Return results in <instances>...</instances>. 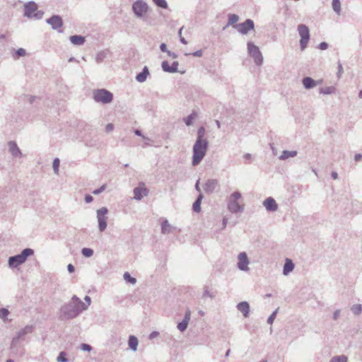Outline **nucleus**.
Returning a JSON list of instances; mask_svg holds the SVG:
<instances>
[{
	"instance_id": "1",
	"label": "nucleus",
	"mask_w": 362,
	"mask_h": 362,
	"mask_svg": "<svg viewBox=\"0 0 362 362\" xmlns=\"http://www.w3.org/2000/svg\"><path fill=\"white\" fill-rule=\"evenodd\" d=\"M86 310H87V305H85L79 298L74 295L68 303L62 306L60 318L66 320H71L76 318Z\"/></svg>"
},
{
	"instance_id": "2",
	"label": "nucleus",
	"mask_w": 362,
	"mask_h": 362,
	"mask_svg": "<svg viewBox=\"0 0 362 362\" xmlns=\"http://www.w3.org/2000/svg\"><path fill=\"white\" fill-rule=\"evenodd\" d=\"M34 254V250L31 248H25L16 255L11 256L8 259V264L10 268H17L23 264L27 260L28 257Z\"/></svg>"
},
{
	"instance_id": "3",
	"label": "nucleus",
	"mask_w": 362,
	"mask_h": 362,
	"mask_svg": "<svg viewBox=\"0 0 362 362\" xmlns=\"http://www.w3.org/2000/svg\"><path fill=\"white\" fill-rule=\"evenodd\" d=\"M132 10L136 18L144 21L147 16L149 6L144 0H136L132 4Z\"/></svg>"
},
{
	"instance_id": "4",
	"label": "nucleus",
	"mask_w": 362,
	"mask_h": 362,
	"mask_svg": "<svg viewBox=\"0 0 362 362\" xmlns=\"http://www.w3.org/2000/svg\"><path fill=\"white\" fill-rule=\"evenodd\" d=\"M241 198V194L239 192L232 193L228 199L227 206L229 211L233 214L243 212L244 210L243 205L238 202V199Z\"/></svg>"
},
{
	"instance_id": "5",
	"label": "nucleus",
	"mask_w": 362,
	"mask_h": 362,
	"mask_svg": "<svg viewBox=\"0 0 362 362\" xmlns=\"http://www.w3.org/2000/svg\"><path fill=\"white\" fill-rule=\"evenodd\" d=\"M93 98L96 103L109 104L113 100V94L104 88L96 89L93 92Z\"/></svg>"
},
{
	"instance_id": "6",
	"label": "nucleus",
	"mask_w": 362,
	"mask_h": 362,
	"mask_svg": "<svg viewBox=\"0 0 362 362\" xmlns=\"http://www.w3.org/2000/svg\"><path fill=\"white\" fill-rule=\"evenodd\" d=\"M44 13L38 11L37 5L34 1H30L24 4V16L28 18L40 20Z\"/></svg>"
},
{
	"instance_id": "7",
	"label": "nucleus",
	"mask_w": 362,
	"mask_h": 362,
	"mask_svg": "<svg viewBox=\"0 0 362 362\" xmlns=\"http://www.w3.org/2000/svg\"><path fill=\"white\" fill-rule=\"evenodd\" d=\"M248 54L253 59L257 66H261L263 64L264 58L259 48L255 45L252 41H249L247 44Z\"/></svg>"
},
{
	"instance_id": "8",
	"label": "nucleus",
	"mask_w": 362,
	"mask_h": 362,
	"mask_svg": "<svg viewBox=\"0 0 362 362\" xmlns=\"http://www.w3.org/2000/svg\"><path fill=\"white\" fill-rule=\"evenodd\" d=\"M298 33L300 37L299 43L301 51L305 50L307 47L310 40V30L307 25L305 24H300L298 25Z\"/></svg>"
},
{
	"instance_id": "9",
	"label": "nucleus",
	"mask_w": 362,
	"mask_h": 362,
	"mask_svg": "<svg viewBox=\"0 0 362 362\" xmlns=\"http://www.w3.org/2000/svg\"><path fill=\"white\" fill-rule=\"evenodd\" d=\"M33 329L34 327L33 325H26L25 327L17 332L16 336L12 339L11 349L14 351L18 347L20 341L23 340L24 337L26 334L32 333Z\"/></svg>"
},
{
	"instance_id": "10",
	"label": "nucleus",
	"mask_w": 362,
	"mask_h": 362,
	"mask_svg": "<svg viewBox=\"0 0 362 362\" xmlns=\"http://www.w3.org/2000/svg\"><path fill=\"white\" fill-rule=\"evenodd\" d=\"M208 147V141L206 140L197 139L193 146L192 158H203L206 154Z\"/></svg>"
},
{
	"instance_id": "11",
	"label": "nucleus",
	"mask_w": 362,
	"mask_h": 362,
	"mask_svg": "<svg viewBox=\"0 0 362 362\" xmlns=\"http://www.w3.org/2000/svg\"><path fill=\"white\" fill-rule=\"evenodd\" d=\"M107 213L108 209L106 207H101L96 211V217L98 223V230L100 232H103L107 228Z\"/></svg>"
},
{
	"instance_id": "12",
	"label": "nucleus",
	"mask_w": 362,
	"mask_h": 362,
	"mask_svg": "<svg viewBox=\"0 0 362 362\" xmlns=\"http://www.w3.org/2000/svg\"><path fill=\"white\" fill-rule=\"evenodd\" d=\"M237 267L242 272H248L250 270V260L245 252H241L237 257Z\"/></svg>"
},
{
	"instance_id": "13",
	"label": "nucleus",
	"mask_w": 362,
	"mask_h": 362,
	"mask_svg": "<svg viewBox=\"0 0 362 362\" xmlns=\"http://www.w3.org/2000/svg\"><path fill=\"white\" fill-rule=\"evenodd\" d=\"M234 28L242 35H247L250 30H254L255 24L252 20L247 19L245 22L236 24Z\"/></svg>"
},
{
	"instance_id": "14",
	"label": "nucleus",
	"mask_w": 362,
	"mask_h": 362,
	"mask_svg": "<svg viewBox=\"0 0 362 362\" xmlns=\"http://www.w3.org/2000/svg\"><path fill=\"white\" fill-rule=\"evenodd\" d=\"M47 23L51 25L52 28L55 30H58L63 25L62 18L58 16L54 15L49 18L46 20Z\"/></svg>"
},
{
	"instance_id": "15",
	"label": "nucleus",
	"mask_w": 362,
	"mask_h": 362,
	"mask_svg": "<svg viewBox=\"0 0 362 362\" xmlns=\"http://www.w3.org/2000/svg\"><path fill=\"white\" fill-rule=\"evenodd\" d=\"M8 148L9 152L15 158L25 156V155L21 151L17 144L14 141H8Z\"/></svg>"
},
{
	"instance_id": "16",
	"label": "nucleus",
	"mask_w": 362,
	"mask_h": 362,
	"mask_svg": "<svg viewBox=\"0 0 362 362\" xmlns=\"http://www.w3.org/2000/svg\"><path fill=\"white\" fill-rule=\"evenodd\" d=\"M190 318L191 312L190 310H187L185 313L184 319L181 322H180L177 326V329L180 332H183L187 329Z\"/></svg>"
},
{
	"instance_id": "17",
	"label": "nucleus",
	"mask_w": 362,
	"mask_h": 362,
	"mask_svg": "<svg viewBox=\"0 0 362 362\" xmlns=\"http://www.w3.org/2000/svg\"><path fill=\"white\" fill-rule=\"evenodd\" d=\"M263 205L268 211H276L278 209V204L272 197L267 198L264 201Z\"/></svg>"
},
{
	"instance_id": "18",
	"label": "nucleus",
	"mask_w": 362,
	"mask_h": 362,
	"mask_svg": "<svg viewBox=\"0 0 362 362\" xmlns=\"http://www.w3.org/2000/svg\"><path fill=\"white\" fill-rule=\"evenodd\" d=\"M320 81H315L311 77L307 76L303 78L302 83L305 89H311L322 83Z\"/></svg>"
},
{
	"instance_id": "19",
	"label": "nucleus",
	"mask_w": 362,
	"mask_h": 362,
	"mask_svg": "<svg viewBox=\"0 0 362 362\" xmlns=\"http://www.w3.org/2000/svg\"><path fill=\"white\" fill-rule=\"evenodd\" d=\"M177 230V228L170 225L168 220H164L161 223V233L164 235L173 233Z\"/></svg>"
},
{
	"instance_id": "20",
	"label": "nucleus",
	"mask_w": 362,
	"mask_h": 362,
	"mask_svg": "<svg viewBox=\"0 0 362 362\" xmlns=\"http://www.w3.org/2000/svg\"><path fill=\"white\" fill-rule=\"evenodd\" d=\"M237 309L245 317H247L250 313V305L247 301H242L237 305Z\"/></svg>"
},
{
	"instance_id": "21",
	"label": "nucleus",
	"mask_w": 362,
	"mask_h": 362,
	"mask_svg": "<svg viewBox=\"0 0 362 362\" xmlns=\"http://www.w3.org/2000/svg\"><path fill=\"white\" fill-rule=\"evenodd\" d=\"M148 190L145 187H138L134 189V199L141 200L144 197L147 196Z\"/></svg>"
},
{
	"instance_id": "22",
	"label": "nucleus",
	"mask_w": 362,
	"mask_h": 362,
	"mask_svg": "<svg viewBox=\"0 0 362 362\" xmlns=\"http://www.w3.org/2000/svg\"><path fill=\"white\" fill-rule=\"evenodd\" d=\"M149 71L147 66H144L141 72L136 76V80L139 83H144L146 81Z\"/></svg>"
},
{
	"instance_id": "23",
	"label": "nucleus",
	"mask_w": 362,
	"mask_h": 362,
	"mask_svg": "<svg viewBox=\"0 0 362 362\" xmlns=\"http://www.w3.org/2000/svg\"><path fill=\"white\" fill-rule=\"evenodd\" d=\"M294 269V264L293 261L290 259H286L285 264L284 265L283 274L284 275H288L290 272H291Z\"/></svg>"
},
{
	"instance_id": "24",
	"label": "nucleus",
	"mask_w": 362,
	"mask_h": 362,
	"mask_svg": "<svg viewBox=\"0 0 362 362\" xmlns=\"http://www.w3.org/2000/svg\"><path fill=\"white\" fill-rule=\"evenodd\" d=\"M71 42L74 45H83L85 43V37L81 35H72L70 37Z\"/></svg>"
},
{
	"instance_id": "25",
	"label": "nucleus",
	"mask_w": 362,
	"mask_h": 362,
	"mask_svg": "<svg viewBox=\"0 0 362 362\" xmlns=\"http://www.w3.org/2000/svg\"><path fill=\"white\" fill-rule=\"evenodd\" d=\"M138 343V339L135 336L130 335L129 337L128 344L132 351H135L137 350Z\"/></svg>"
},
{
	"instance_id": "26",
	"label": "nucleus",
	"mask_w": 362,
	"mask_h": 362,
	"mask_svg": "<svg viewBox=\"0 0 362 362\" xmlns=\"http://www.w3.org/2000/svg\"><path fill=\"white\" fill-rule=\"evenodd\" d=\"M202 199H203V195L200 193L192 205L193 211L194 212H196V213L200 212L201 202H202Z\"/></svg>"
},
{
	"instance_id": "27",
	"label": "nucleus",
	"mask_w": 362,
	"mask_h": 362,
	"mask_svg": "<svg viewBox=\"0 0 362 362\" xmlns=\"http://www.w3.org/2000/svg\"><path fill=\"white\" fill-rule=\"evenodd\" d=\"M217 182L214 180H208L204 185V190L209 192H213L216 187Z\"/></svg>"
},
{
	"instance_id": "28",
	"label": "nucleus",
	"mask_w": 362,
	"mask_h": 362,
	"mask_svg": "<svg viewBox=\"0 0 362 362\" xmlns=\"http://www.w3.org/2000/svg\"><path fill=\"white\" fill-rule=\"evenodd\" d=\"M108 50H102L99 52L95 56V61L98 64L103 62L108 54Z\"/></svg>"
},
{
	"instance_id": "29",
	"label": "nucleus",
	"mask_w": 362,
	"mask_h": 362,
	"mask_svg": "<svg viewBox=\"0 0 362 362\" xmlns=\"http://www.w3.org/2000/svg\"><path fill=\"white\" fill-rule=\"evenodd\" d=\"M336 91V88L334 86H327L321 88L320 89V93L323 95H331L334 93Z\"/></svg>"
},
{
	"instance_id": "30",
	"label": "nucleus",
	"mask_w": 362,
	"mask_h": 362,
	"mask_svg": "<svg viewBox=\"0 0 362 362\" xmlns=\"http://www.w3.org/2000/svg\"><path fill=\"white\" fill-rule=\"evenodd\" d=\"M197 115L193 112L192 114L184 118L183 120L187 126H190L193 124L194 119L197 118Z\"/></svg>"
},
{
	"instance_id": "31",
	"label": "nucleus",
	"mask_w": 362,
	"mask_h": 362,
	"mask_svg": "<svg viewBox=\"0 0 362 362\" xmlns=\"http://www.w3.org/2000/svg\"><path fill=\"white\" fill-rule=\"evenodd\" d=\"M298 154L296 151H284L282 154L279 157V158H293L296 156Z\"/></svg>"
},
{
	"instance_id": "32",
	"label": "nucleus",
	"mask_w": 362,
	"mask_h": 362,
	"mask_svg": "<svg viewBox=\"0 0 362 362\" xmlns=\"http://www.w3.org/2000/svg\"><path fill=\"white\" fill-rule=\"evenodd\" d=\"M239 20V16L236 14H229L228 15V23L226 25V26H229V25H236V23Z\"/></svg>"
},
{
	"instance_id": "33",
	"label": "nucleus",
	"mask_w": 362,
	"mask_h": 362,
	"mask_svg": "<svg viewBox=\"0 0 362 362\" xmlns=\"http://www.w3.org/2000/svg\"><path fill=\"white\" fill-rule=\"evenodd\" d=\"M332 8L334 11L337 14L340 15L341 13V3L340 0H332Z\"/></svg>"
},
{
	"instance_id": "34",
	"label": "nucleus",
	"mask_w": 362,
	"mask_h": 362,
	"mask_svg": "<svg viewBox=\"0 0 362 362\" xmlns=\"http://www.w3.org/2000/svg\"><path fill=\"white\" fill-rule=\"evenodd\" d=\"M348 358L344 355H340V356H335L332 357L329 362H347Z\"/></svg>"
},
{
	"instance_id": "35",
	"label": "nucleus",
	"mask_w": 362,
	"mask_h": 362,
	"mask_svg": "<svg viewBox=\"0 0 362 362\" xmlns=\"http://www.w3.org/2000/svg\"><path fill=\"white\" fill-rule=\"evenodd\" d=\"M351 312L356 315H358L361 313L362 312V305L361 304H355V305H353L351 308Z\"/></svg>"
},
{
	"instance_id": "36",
	"label": "nucleus",
	"mask_w": 362,
	"mask_h": 362,
	"mask_svg": "<svg viewBox=\"0 0 362 362\" xmlns=\"http://www.w3.org/2000/svg\"><path fill=\"white\" fill-rule=\"evenodd\" d=\"M124 279L132 284H135L136 280L134 277H132L129 272H125L124 274Z\"/></svg>"
},
{
	"instance_id": "37",
	"label": "nucleus",
	"mask_w": 362,
	"mask_h": 362,
	"mask_svg": "<svg viewBox=\"0 0 362 362\" xmlns=\"http://www.w3.org/2000/svg\"><path fill=\"white\" fill-rule=\"evenodd\" d=\"M153 2L158 6L162 8H168V3L165 0H153Z\"/></svg>"
},
{
	"instance_id": "38",
	"label": "nucleus",
	"mask_w": 362,
	"mask_h": 362,
	"mask_svg": "<svg viewBox=\"0 0 362 362\" xmlns=\"http://www.w3.org/2000/svg\"><path fill=\"white\" fill-rule=\"evenodd\" d=\"M81 254L86 257H90L93 255V250L90 248L84 247L81 250Z\"/></svg>"
},
{
	"instance_id": "39",
	"label": "nucleus",
	"mask_w": 362,
	"mask_h": 362,
	"mask_svg": "<svg viewBox=\"0 0 362 362\" xmlns=\"http://www.w3.org/2000/svg\"><path fill=\"white\" fill-rule=\"evenodd\" d=\"M57 362H68L69 360L66 358V354L64 351H61L57 358Z\"/></svg>"
},
{
	"instance_id": "40",
	"label": "nucleus",
	"mask_w": 362,
	"mask_h": 362,
	"mask_svg": "<svg viewBox=\"0 0 362 362\" xmlns=\"http://www.w3.org/2000/svg\"><path fill=\"white\" fill-rule=\"evenodd\" d=\"M161 67L163 71L171 73V67L167 61H163L162 62Z\"/></svg>"
},
{
	"instance_id": "41",
	"label": "nucleus",
	"mask_w": 362,
	"mask_h": 362,
	"mask_svg": "<svg viewBox=\"0 0 362 362\" xmlns=\"http://www.w3.org/2000/svg\"><path fill=\"white\" fill-rule=\"evenodd\" d=\"M60 160H53V170L56 175L59 174V168Z\"/></svg>"
},
{
	"instance_id": "42",
	"label": "nucleus",
	"mask_w": 362,
	"mask_h": 362,
	"mask_svg": "<svg viewBox=\"0 0 362 362\" xmlns=\"http://www.w3.org/2000/svg\"><path fill=\"white\" fill-rule=\"evenodd\" d=\"M204 134H205V129L203 127H199L197 131V139L205 140L204 139Z\"/></svg>"
},
{
	"instance_id": "43",
	"label": "nucleus",
	"mask_w": 362,
	"mask_h": 362,
	"mask_svg": "<svg viewBox=\"0 0 362 362\" xmlns=\"http://www.w3.org/2000/svg\"><path fill=\"white\" fill-rule=\"evenodd\" d=\"M9 314V311L6 308H1L0 309V318L5 320L7 316Z\"/></svg>"
},
{
	"instance_id": "44",
	"label": "nucleus",
	"mask_w": 362,
	"mask_h": 362,
	"mask_svg": "<svg viewBox=\"0 0 362 362\" xmlns=\"http://www.w3.org/2000/svg\"><path fill=\"white\" fill-rule=\"evenodd\" d=\"M344 73V68L342 66V64L340 63V62H338L337 66V76L338 78H340Z\"/></svg>"
},
{
	"instance_id": "45",
	"label": "nucleus",
	"mask_w": 362,
	"mask_h": 362,
	"mask_svg": "<svg viewBox=\"0 0 362 362\" xmlns=\"http://www.w3.org/2000/svg\"><path fill=\"white\" fill-rule=\"evenodd\" d=\"M15 57H24L26 55V51L23 48H19L16 50Z\"/></svg>"
},
{
	"instance_id": "46",
	"label": "nucleus",
	"mask_w": 362,
	"mask_h": 362,
	"mask_svg": "<svg viewBox=\"0 0 362 362\" xmlns=\"http://www.w3.org/2000/svg\"><path fill=\"white\" fill-rule=\"evenodd\" d=\"M141 142H142V146H148V145H151V140L150 138L143 135L141 136Z\"/></svg>"
},
{
	"instance_id": "47",
	"label": "nucleus",
	"mask_w": 362,
	"mask_h": 362,
	"mask_svg": "<svg viewBox=\"0 0 362 362\" xmlns=\"http://www.w3.org/2000/svg\"><path fill=\"white\" fill-rule=\"evenodd\" d=\"M278 310H274L267 319V323L272 325L275 320Z\"/></svg>"
},
{
	"instance_id": "48",
	"label": "nucleus",
	"mask_w": 362,
	"mask_h": 362,
	"mask_svg": "<svg viewBox=\"0 0 362 362\" xmlns=\"http://www.w3.org/2000/svg\"><path fill=\"white\" fill-rule=\"evenodd\" d=\"M105 188H106V185H103L100 187L93 190V194L95 195H98V194L102 193L105 189Z\"/></svg>"
},
{
	"instance_id": "49",
	"label": "nucleus",
	"mask_w": 362,
	"mask_h": 362,
	"mask_svg": "<svg viewBox=\"0 0 362 362\" xmlns=\"http://www.w3.org/2000/svg\"><path fill=\"white\" fill-rule=\"evenodd\" d=\"M178 65H179V63L178 62H174L172 65L170 66L171 67V73H176L178 71Z\"/></svg>"
},
{
	"instance_id": "50",
	"label": "nucleus",
	"mask_w": 362,
	"mask_h": 362,
	"mask_svg": "<svg viewBox=\"0 0 362 362\" xmlns=\"http://www.w3.org/2000/svg\"><path fill=\"white\" fill-rule=\"evenodd\" d=\"M81 349L83 351H91L92 347L90 345H89L88 344H81Z\"/></svg>"
},
{
	"instance_id": "51",
	"label": "nucleus",
	"mask_w": 362,
	"mask_h": 362,
	"mask_svg": "<svg viewBox=\"0 0 362 362\" xmlns=\"http://www.w3.org/2000/svg\"><path fill=\"white\" fill-rule=\"evenodd\" d=\"M318 48L321 50H325L328 48V44L325 42H322L319 44Z\"/></svg>"
},
{
	"instance_id": "52",
	"label": "nucleus",
	"mask_w": 362,
	"mask_h": 362,
	"mask_svg": "<svg viewBox=\"0 0 362 362\" xmlns=\"http://www.w3.org/2000/svg\"><path fill=\"white\" fill-rule=\"evenodd\" d=\"M93 200V198L91 195L90 194H86L85 195V202L88 204L92 202Z\"/></svg>"
},
{
	"instance_id": "53",
	"label": "nucleus",
	"mask_w": 362,
	"mask_h": 362,
	"mask_svg": "<svg viewBox=\"0 0 362 362\" xmlns=\"http://www.w3.org/2000/svg\"><path fill=\"white\" fill-rule=\"evenodd\" d=\"M84 300L86 301V303H84V305H87V308H88V306L90 305V303H91V298L90 296H86L85 298H84Z\"/></svg>"
},
{
	"instance_id": "54",
	"label": "nucleus",
	"mask_w": 362,
	"mask_h": 362,
	"mask_svg": "<svg viewBox=\"0 0 362 362\" xmlns=\"http://www.w3.org/2000/svg\"><path fill=\"white\" fill-rule=\"evenodd\" d=\"M114 129V125L112 123H109L105 127V130L107 132H112Z\"/></svg>"
},
{
	"instance_id": "55",
	"label": "nucleus",
	"mask_w": 362,
	"mask_h": 362,
	"mask_svg": "<svg viewBox=\"0 0 362 362\" xmlns=\"http://www.w3.org/2000/svg\"><path fill=\"white\" fill-rule=\"evenodd\" d=\"M159 335V332H156V331H153L150 334H149V339H153L156 337H157Z\"/></svg>"
},
{
	"instance_id": "56",
	"label": "nucleus",
	"mask_w": 362,
	"mask_h": 362,
	"mask_svg": "<svg viewBox=\"0 0 362 362\" xmlns=\"http://www.w3.org/2000/svg\"><path fill=\"white\" fill-rule=\"evenodd\" d=\"M67 269L69 273H73L75 271V268L73 264H69L67 266Z\"/></svg>"
},
{
	"instance_id": "57",
	"label": "nucleus",
	"mask_w": 362,
	"mask_h": 362,
	"mask_svg": "<svg viewBox=\"0 0 362 362\" xmlns=\"http://www.w3.org/2000/svg\"><path fill=\"white\" fill-rule=\"evenodd\" d=\"M160 49L162 52H168V49H167V46L165 43H162L160 45Z\"/></svg>"
},
{
	"instance_id": "58",
	"label": "nucleus",
	"mask_w": 362,
	"mask_h": 362,
	"mask_svg": "<svg viewBox=\"0 0 362 362\" xmlns=\"http://www.w3.org/2000/svg\"><path fill=\"white\" fill-rule=\"evenodd\" d=\"M202 54H203V52L202 50H197V51L194 52V53H192V55L194 57H200L202 56Z\"/></svg>"
},
{
	"instance_id": "59",
	"label": "nucleus",
	"mask_w": 362,
	"mask_h": 362,
	"mask_svg": "<svg viewBox=\"0 0 362 362\" xmlns=\"http://www.w3.org/2000/svg\"><path fill=\"white\" fill-rule=\"evenodd\" d=\"M168 55L170 57H172L173 59H176L177 57V54H175V52H173L171 51H168Z\"/></svg>"
},
{
	"instance_id": "60",
	"label": "nucleus",
	"mask_w": 362,
	"mask_h": 362,
	"mask_svg": "<svg viewBox=\"0 0 362 362\" xmlns=\"http://www.w3.org/2000/svg\"><path fill=\"white\" fill-rule=\"evenodd\" d=\"M340 311L339 310H337L333 313V319L337 320L339 315Z\"/></svg>"
},
{
	"instance_id": "61",
	"label": "nucleus",
	"mask_w": 362,
	"mask_h": 362,
	"mask_svg": "<svg viewBox=\"0 0 362 362\" xmlns=\"http://www.w3.org/2000/svg\"><path fill=\"white\" fill-rule=\"evenodd\" d=\"M134 134L136 135L139 136H141V137L143 136V134H142L141 131L139 130V129H135L134 130Z\"/></svg>"
},
{
	"instance_id": "62",
	"label": "nucleus",
	"mask_w": 362,
	"mask_h": 362,
	"mask_svg": "<svg viewBox=\"0 0 362 362\" xmlns=\"http://www.w3.org/2000/svg\"><path fill=\"white\" fill-rule=\"evenodd\" d=\"M201 160H192V165L193 166L198 165L200 163Z\"/></svg>"
},
{
	"instance_id": "63",
	"label": "nucleus",
	"mask_w": 362,
	"mask_h": 362,
	"mask_svg": "<svg viewBox=\"0 0 362 362\" xmlns=\"http://www.w3.org/2000/svg\"><path fill=\"white\" fill-rule=\"evenodd\" d=\"M204 297L209 296L210 298H212V295L209 293V291L206 290L203 294Z\"/></svg>"
},
{
	"instance_id": "64",
	"label": "nucleus",
	"mask_w": 362,
	"mask_h": 362,
	"mask_svg": "<svg viewBox=\"0 0 362 362\" xmlns=\"http://www.w3.org/2000/svg\"><path fill=\"white\" fill-rule=\"evenodd\" d=\"M331 176L334 179V180H336L338 178V174L336 172H332V174H331Z\"/></svg>"
}]
</instances>
